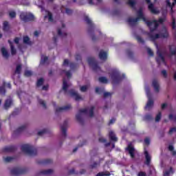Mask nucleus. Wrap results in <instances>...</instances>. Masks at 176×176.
I'll return each mask as SVG.
<instances>
[{
	"instance_id": "nucleus-1",
	"label": "nucleus",
	"mask_w": 176,
	"mask_h": 176,
	"mask_svg": "<svg viewBox=\"0 0 176 176\" xmlns=\"http://www.w3.org/2000/svg\"><path fill=\"white\" fill-rule=\"evenodd\" d=\"M163 23H164V19L163 18H160L158 20H153V21H148L146 22V25L148 27L150 30L148 36L152 42H155L156 39H159V38H168V31H167V29L165 28L162 30V32L160 34H153V32L157 30L159 24H163Z\"/></svg>"
},
{
	"instance_id": "nucleus-2",
	"label": "nucleus",
	"mask_w": 176,
	"mask_h": 176,
	"mask_svg": "<svg viewBox=\"0 0 176 176\" xmlns=\"http://www.w3.org/2000/svg\"><path fill=\"white\" fill-rule=\"evenodd\" d=\"M109 77L111 79L113 89H116V86H118V85H119L124 79L126 78V75L121 73L119 69L112 68L110 69Z\"/></svg>"
},
{
	"instance_id": "nucleus-3",
	"label": "nucleus",
	"mask_w": 176,
	"mask_h": 176,
	"mask_svg": "<svg viewBox=\"0 0 176 176\" xmlns=\"http://www.w3.org/2000/svg\"><path fill=\"white\" fill-rule=\"evenodd\" d=\"M88 116L89 118L94 116V107L91 106L90 108L81 109L79 110L78 113L76 114V118L80 123H83V118Z\"/></svg>"
},
{
	"instance_id": "nucleus-4",
	"label": "nucleus",
	"mask_w": 176,
	"mask_h": 176,
	"mask_svg": "<svg viewBox=\"0 0 176 176\" xmlns=\"http://www.w3.org/2000/svg\"><path fill=\"white\" fill-rule=\"evenodd\" d=\"M138 16V17L134 19V18H129L127 19V23H129V25H131V27H134V25H135V24H137V23H138V21H140V19H142L143 20V21L144 23H146L147 21L146 18H145V16H144V13L142 12V9H139L138 11L137 12Z\"/></svg>"
},
{
	"instance_id": "nucleus-5",
	"label": "nucleus",
	"mask_w": 176,
	"mask_h": 176,
	"mask_svg": "<svg viewBox=\"0 0 176 176\" xmlns=\"http://www.w3.org/2000/svg\"><path fill=\"white\" fill-rule=\"evenodd\" d=\"M21 151L27 153L29 156H36L38 153V148L30 144H23L21 146Z\"/></svg>"
},
{
	"instance_id": "nucleus-6",
	"label": "nucleus",
	"mask_w": 176,
	"mask_h": 176,
	"mask_svg": "<svg viewBox=\"0 0 176 176\" xmlns=\"http://www.w3.org/2000/svg\"><path fill=\"white\" fill-rule=\"evenodd\" d=\"M88 64L92 67L95 72H101V67L98 66V62L94 58L89 57L87 58Z\"/></svg>"
},
{
	"instance_id": "nucleus-7",
	"label": "nucleus",
	"mask_w": 176,
	"mask_h": 176,
	"mask_svg": "<svg viewBox=\"0 0 176 176\" xmlns=\"http://www.w3.org/2000/svg\"><path fill=\"white\" fill-rule=\"evenodd\" d=\"M145 91L148 100L144 107V109H150L151 107H153V100L152 99V94H151V89L149 88V86L146 85L145 87Z\"/></svg>"
},
{
	"instance_id": "nucleus-8",
	"label": "nucleus",
	"mask_w": 176,
	"mask_h": 176,
	"mask_svg": "<svg viewBox=\"0 0 176 176\" xmlns=\"http://www.w3.org/2000/svg\"><path fill=\"white\" fill-rule=\"evenodd\" d=\"M155 45L157 48V57L156 58V61L158 64V65H160V63H162L163 64H166V60L164 59V55L162 51L159 49V46L157 45V43H155Z\"/></svg>"
},
{
	"instance_id": "nucleus-9",
	"label": "nucleus",
	"mask_w": 176,
	"mask_h": 176,
	"mask_svg": "<svg viewBox=\"0 0 176 176\" xmlns=\"http://www.w3.org/2000/svg\"><path fill=\"white\" fill-rule=\"evenodd\" d=\"M20 19L25 23L32 21V20H34V14L30 12H21L20 14Z\"/></svg>"
},
{
	"instance_id": "nucleus-10",
	"label": "nucleus",
	"mask_w": 176,
	"mask_h": 176,
	"mask_svg": "<svg viewBox=\"0 0 176 176\" xmlns=\"http://www.w3.org/2000/svg\"><path fill=\"white\" fill-rule=\"evenodd\" d=\"M124 56L129 60H131V61H135V54H134V52L131 50V49L125 50Z\"/></svg>"
},
{
	"instance_id": "nucleus-11",
	"label": "nucleus",
	"mask_w": 176,
	"mask_h": 176,
	"mask_svg": "<svg viewBox=\"0 0 176 176\" xmlns=\"http://www.w3.org/2000/svg\"><path fill=\"white\" fill-rule=\"evenodd\" d=\"M95 91L97 93V94H102L103 93V96L104 98H107V97H111V96L113 94L111 92H105V88L104 87H96L95 89Z\"/></svg>"
},
{
	"instance_id": "nucleus-12",
	"label": "nucleus",
	"mask_w": 176,
	"mask_h": 176,
	"mask_svg": "<svg viewBox=\"0 0 176 176\" xmlns=\"http://www.w3.org/2000/svg\"><path fill=\"white\" fill-rule=\"evenodd\" d=\"M84 21L89 25L88 32H91V31H94L95 25L94 23L91 21V19L89 18V16H85L84 17Z\"/></svg>"
},
{
	"instance_id": "nucleus-13",
	"label": "nucleus",
	"mask_w": 176,
	"mask_h": 176,
	"mask_svg": "<svg viewBox=\"0 0 176 176\" xmlns=\"http://www.w3.org/2000/svg\"><path fill=\"white\" fill-rule=\"evenodd\" d=\"M144 158H145V162H144V164H146V166H151V161L152 160V155H151V154H149V152H148V150H146V148H144Z\"/></svg>"
},
{
	"instance_id": "nucleus-14",
	"label": "nucleus",
	"mask_w": 176,
	"mask_h": 176,
	"mask_svg": "<svg viewBox=\"0 0 176 176\" xmlns=\"http://www.w3.org/2000/svg\"><path fill=\"white\" fill-rule=\"evenodd\" d=\"M25 171V168H14L11 170V174L15 176L21 175V174H24Z\"/></svg>"
},
{
	"instance_id": "nucleus-15",
	"label": "nucleus",
	"mask_w": 176,
	"mask_h": 176,
	"mask_svg": "<svg viewBox=\"0 0 176 176\" xmlns=\"http://www.w3.org/2000/svg\"><path fill=\"white\" fill-rule=\"evenodd\" d=\"M67 126H68V120H65L63 122V124L60 126L62 137H67Z\"/></svg>"
},
{
	"instance_id": "nucleus-16",
	"label": "nucleus",
	"mask_w": 176,
	"mask_h": 176,
	"mask_svg": "<svg viewBox=\"0 0 176 176\" xmlns=\"http://www.w3.org/2000/svg\"><path fill=\"white\" fill-rule=\"evenodd\" d=\"M146 2L147 3H149L148 5V10L150 12H151L153 14H159L160 12L157 10L155 6H153V3H151V0H146Z\"/></svg>"
},
{
	"instance_id": "nucleus-17",
	"label": "nucleus",
	"mask_w": 176,
	"mask_h": 176,
	"mask_svg": "<svg viewBox=\"0 0 176 176\" xmlns=\"http://www.w3.org/2000/svg\"><path fill=\"white\" fill-rule=\"evenodd\" d=\"M126 151H129V153L132 159L135 157V148L131 146V143L129 144L128 147L126 148Z\"/></svg>"
},
{
	"instance_id": "nucleus-18",
	"label": "nucleus",
	"mask_w": 176,
	"mask_h": 176,
	"mask_svg": "<svg viewBox=\"0 0 176 176\" xmlns=\"http://www.w3.org/2000/svg\"><path fill=\"white\" fill-rule=\"evenodd\" d=\"M69 93L72 97L76 100V101H79V100H82V97L78 94V92L75 91L74 89H70Z\"/></svg>"
},
{
	"instance_id": "nucleus-19",
	"label": "nucleus",
	"mask_w": 176,
	"mask_h": 176,
	"mask_svg": "<svg viewBox=\"0 0 176 176\" xmlns=\"http://www.w3.org/2000/svg\"><path fill=\"white\" fill-rule=\"evenodd\" d=\"M25 129H27V126L25 125H23L22 126L18 128L13 132L12 137H16V135H19V134H21V133H23Z\"/></svg>"
},
{
	"instance_id": "nucleus-20",
	"label": "nucleus",
	"mask_w": 176,
	"mask_h": 176,
	"mask_svg": "<svg viewBox=\"0 0 176 176\" xmlns=\"http://www.w3.org/2000/svg\"><path fill=\"white\" fill-rule=\"evenodd\" d=\"M55 113H58V112H63L64 111H68L69 109H71V106L70 104H68L67 106H64L62 107H56V109Z\"/></svg>"
},
{
	"instance_id": "nucleus-21",
	"label": "nucleus",
	"mask_w": 176,
	"mask_h": 176,
	"mask_svg": "<svg viewBox=\"0 0 176 176\" xmlns=\"http://www.w3.org/2000/svg\"><path fill=\"white\" fill-rule=\"evenodd\" d=\"M17 149L16 146H8L3 148V151L4 152H14Z\"/></svg>"
},
{
	"instance_id": "nucleus-22",
	"label": "nucleus",
	"mask_w": 176,
	"mask_h": 176,
	"mask_svg": "<svg viewBox=\"0 0 176 176\" xmlns=\"http://www.w3.org/2000/svg\"><path fill=\"white\" fill-rule=\"evenodd\" d=\"M107 52H104V50H101L99 52V58L102 61H106L107 60Z\"/></svg>"
},
{
	"instance_id": "nucleus-23",
	"label": "nucleus",
	"mask_w": 176,
	"mask_h": 176,
	"mask_svg": "<svg viewBox=\"0 0 176 176\" xmlns=\"http://www.w3.org/2000/svg\"><path fill=\"white\" fill-rule=\"evenodd\" d=\"M169 54L170 56H176V45L173 44L169 45Z\"/></svg>"
},
{
	"instance_id": "nucleus-24",
	"label": "nucleus",
	"mask_w": 176,
	"mask_h": 176,
	"mask_svg": "<svg viewBox=\"0 0 176 176\" xmlns=\"http://www.w3.org/2000/svg\"><path fill=\"white\" fill-rule=\"evenodd\" d=\"M153 87L154 88L155 91H156V93H159L160 91V87H159V82H157V80L154 79L153 80Z\"/></svg>"
},
{
	"instance_id": "nucleus-25",
	"label": "nucleus",
	"mask_w": 176,
	"mask_h": 176,
	"mask_svg": "<svg viewBox=\"0 0 176 176\" xmlns=\"http://www.w3.org/2000/svg\"><path fill=\"white\" fill-rule=\"evenodd\" d=\"M109 139L112 142H116L118 141V138L113 131L109 132Z\"/></svg>"
},
{
	"instance_id": "nucleus-26",
	"label": "nucleus",
	"mask_w": 176,
	"mask_h": 176,
	"mask_svg": "<svg viewBox=\"0 0 176 176\" xmlns=\"http://www.w3.org/2000/svg\"><path fill=\"white\" fill-rule=\"evenodd\" d=\"M10 30V26L9 25V22L4 21L3 23V30L4 32H9V30Z\"/></svg>"
},
{
	"instance_id": "nucleus-27",
	"label": "nucleus",
	"mask_w": 176,
	"mask_h": 176,
	"mask_svg": "<svg viewBox=\"0 0 176 176\" xmlns=\"http://www.w3.org/2000/svg\"><path fill=\"white\" fill-rule=\"evenodd\" d=\"M39 174L40 175H50L51 174H53V170L48 169V170H41Z\"/></svg>"
},
{
	"instance_id": "nucleus-28",
	"label": "nucleus",
	"mask_w": 176,
	"mask_h": 176,
	"mask_svg": "<svg viewBox=\"0 0 176 176\" xmlns=\"http://www.w3.org/2000/svg\"><path fill=\"white\" fill-rule=\"evenodd\" d=\"M6 87V82L5 80L3 81V85L1 87H0V94H3L5 96L6 94V89H5Z\"/></svg>"
},
{
	"instance_id": "nucleus-29",
	"label": "nucleus",
	"mask_w": 176,
	"mask_h": 176,
	"mask_svg": "<svg viewBox=\"0 0 176 176\" xmlns=\"http://www.w3.org/2000/svg\"><path fill=\"white\" fill-rule=\"evenodd\" d=\"M45 13L47 14V15H45L44 16V19H48V21H53V15L52 14V12L47 11V10H45Z\"/></svg>"
},
{
	"instance_id": "nucleus-30",
	"label": "nucleus",
	"mask_w": 176,
	"mask_h": 176,
	"mask_svg": "<svg viewBox=\"0 0 176 176\" xmlns=\"http://www.w3.org/2000/svg\"><path fill=\"white\" fill-rule=\"evenodd\" d=\"M8 43L10 45L11 54H12V56H14V54H16V48H14V46L13 45V43H12V41H10V40H8Z\"/></svg>"
},
{
	"instance_id": "nucleus-31",
	"label": "nucleus",
	"mask_w": 176,
	"mask_h": 176,
	"mask_svg": "<svg viewBox=\"0 0 176 176\" xmlns=\"http://www.w3.org/2000/svg\"><path fill=\"white\" fill-rule=\"evenodd\" d=\"M12 105V98H8L4 104V109H8Z\"/></svg>"
},
{
	"instance_id": "nucleus-32",
	"label": "nucleus",
	"mask_w": 176,
	"mask_h": 176,
	"mask_svg": "<svg viewBox=\"0 0 176 176\" xmlns=\"http://www.w3.org/2000/svg\"><path fill=\"white\" fill-rule=\"evenodd\" d=\"M1 53H2L3 57H4V58H9V52H8V51L6 50V48L2 47Z\"/></svg>"
},
{
	"instance_id": "nucleus-33",
	"label": "nucleus",
	"mask_w": 176,
	"mask_h": 176,
	"mask_svg": "<svg viewBox=\"0 0 176 176\" xmlns=\"http://www.w3.org/2000/svg\"><path fill=\"white\" fill-rule=\"evenodd\" d=\"M63 90L65 91V93H67L68 91V82H67V80H65V78H63Z\"/></svg>"
},
{
	"instance_id": "nucleus-34",
	"label": "nucleus",
	"mask_w": 176,
	"mask_h": 176,
	"mask_svg": "<svg viewBox=\"0 0 176 176\" xmlns=\"http://www.w3.org/2000/svg\"><path fill=\"white\" fill-rule=\"evenodd\" d=\"M61 12L62 13H66V14H72V10H70L69 8H65V10L64 11V6H62V8H60Z\"/></svg>"
},
{
	"instance_id": "nucleus-35",
	"label": "nucleus",
	"mask_w": 176,
	"mask_h": 176,
	"mask_svg": "<svg viewBox=\"0 0 176 176\" xmlns=\"http://www.w3.org/2000/svg\"><path fill=\"white\" fill-rule=\"evenodd\" d=\"M86 173V170L85 169L81 170L80 172H76L74 168L71 169L69 170V174H85Z\"/></svg>"
},
{
	"instance_id": "nucleus-36",
	"label": "nucleus",
	"mask_w": 176,
	"mask_h": 176,
	"mask_svg": "<svg viewBox=\"0 0 176 176\" xmlns=\"http://www.w3.org/2000/svg\"><path fill=\"white\" fill-rule=\"evenodd\" d=\"M15 74H18V79H20V74H21V65H17Z\"/></svg>"
},
{
	"instance_id": "nucleus-37",
	"label": "nucleus",
	"mask_w": 176,
	"mask_h": 176,
	"mask_svg": "<svg viewBox=\"0 0 176 176\" xmlns=\"http://www.w3.org/2000/svg\"><path fill=\"white\" fill-rule=\"evenodd\" d=\"M128 5L131 6L134 10H135V3H137V0H129Z\"/></svg>"
},
{
	"instance_id": "nucleus-38",
	"label": "nucleus",
	"mask_w": 176,
	"mask_h": 176,
	"mask_svg": "<svg viewBox=\"0 0 176 176\" xmlns=\"http://www.w3.org/2000/svg\"><path fill=\"white\" fill-rule=\"evenodd\" d=\"M58 35L61 38H65L67 36V32H63L61 29H58Z\"/></svg>"
},
{
	"instance_id": "nucleus-39",
	"label": "nucleus",
	"mask_w": 176,
	"mask_h": 176,
	"mask_svg": "<svg viewBox=\"0 0 176 176\" xmlns=\"http://www.w3.org/2000/svg\"><path fill=\"white\" fill-rule=\"evenodd\" d=\"M23 43L31 45V41H30V37H28V36H23Z\"/></svg>"
},
{
	"instance_id": "nucleus-40",
	"label": "nucleus",
	"mask_w": 176,
	"mask_h": 176,
	"mask_svg": "<svg viewBox=\"0 0 176 176\" xmlns=\"http://www.w3.org/2000/svg\"><path fill=\"white\" fill-rule=\"evenodd\" d=\"M97 153H98V150L96 148H94V150H92L90 153L91 159H93L94 157H96V156H97Z\"/></svg>"
},
{
	"instance_id": "nucleus-41",
	"label": "nucleus",
	"mask_w": 176,
	"mask_h": 176,
	"mask_svg": "<svg viewBox=\"0 0 176 176\" xmlns=\"http://www.w3.org/2000/svg\"><path fill=\"white\" fill-rule=\"evenodd\" d=\"M174 172L173 171V168H170L169 170H165L164 172V176H169L170 174H173Z\"/></svg>"
},
{
	"instance_id": "nucleus-42",
	"label": "nucleus",
	"mask_w": 176,
	"mask_h": 176,
	"mask_svg": "<svg viewBox=\"0 0 176 176\" xmlns=\"http://www.w3.org/2000/svg\"><path fill=\"white\" fill-rule=\"evenodd\" d=\"M37 100H38L39 104L42 105L43 108L46 109V103H45V101H43L42 99H40L38 98H37Z\"/></svg>"
},
{
	"instance_id": "nucleus-43",
	"label": "nucleus",
	"mask_w": 176,
	"mask_h": 176,
	"mask_svg": "<svg viewBox=\"0 0 176 176\" xmlns=\"http://www.w3.org/2000/svg\"><path fill=\"white\" fill-rule=\"evenodd\" d=\"M62 74H65V76H67V78H69L71 76H72V74L71 73V71H65V70H63L62 71Z\"/></svg>"
},
{
	"instance_id": "nucleus-44",
	"label": "nucleus",
	"mask_w": 176,
	"mask_h": 176,
	"mask_svg": "<svg viewBox=\"0 0 176 176\" xmlns=\"http://www.w3.org/2000/svg\"><path fill=\"white\" fill-rule=\"evenodd\" d=\"M48 58L47 56H45L43 55L41 56V60L40 62V64H46V62L47 61Z\"/></svg>"
},
{
	"instance_id": "nucleus-45",
	"label": "nucleus",
	"mask_w": 176,
	"mask_h": 176,
	"mask_svg": "<svg viewBox=\"0 0 176 176\" xmlns=\"http://www.w3.org/2000/svg\"><path fill=\"white\" fill-rule=\"evenodd\" d=\"M109 175H111V173L108 171L99 173L96 175V176H109Z\"/></svg>"
},
{
	"instance_id": "nucleus-46",
	"label": "nucleus",
	"mask_w": 176,
	"mask_h": 176,
	"mask_svg": "<svg viewBox=\"0 0 176 176\" xmlns=\"http://www.w3.org/2000/svg\"><path fill=\"white\" fill-rule=\"evenodd\" d=\"M166 7L170 8L171 10H173V8L175 5V3H173V4H171V2H170V0H166Z\"/></svg>"
},
{
	"instance_id": "nucleus-47",
	"label": "nucleus",
	"mask_w": 176,
	"mask_h": 176,
	"mask_svg": "<svg viewBox=\"0 0 176 176\" xmlns=\"http://www.w3.org/2000/svg\"><path fill=\"white\" fill-rule=\"evenodd\" d=\"M144 120L149 122V121L152 120L153 119V118H152V116L151 114H146V116H144Z\"/></svg>"
},
{
	"instance_id": "nucleus-48",
	"label": "nucleus",
	"mask_w": 176,
	"mask_h": 176,
	"mask_svg": "<svg viewBox=\"0 0 176 176\" xmlns=\"http://www.w3.org/2000/svg\"><path fill=\"white\" fill-rule=\"evenodd\" d=\"M99 82L100 83H108V79H107L106 77H100Z\"/></svg>"
},
{
	"instance_id": "nucleus-49",
	"label": "nucleus",
	"mask_w": 176,
	"mask_h": 176,
	"mask_svg": "<svg viewBox=\"0 0 176 176\" xmlns=\"http://www.w3.org/2000/svg\"><path fill=\"white\" fill-rule=\"evenodd\" d=\"M76 67H78V65L76 63H69V68L72 71H74V69H75Z\"/></svg>"
},
{
	"instance_id": "nucleus-50",
	"label": "nucleus",
	"mask_w": 176,
	"mask_h": 176,
	"mask_svg": "<svg viewBox=\"0 0 176 176\" xmlns=\"http://www.w3.org/2000/svg\"><path fill=\"white\" fill-rule=\"evenodd\" d=\"M87 89H89V85H83L80 87V91H82V93H85V91H86Z\"/></svg>"
},
{
	"instance_id": "nucleus-51",
	"label": "nucleus",
	"mask_w": 176,
	"mask_h": 176,
	"mask_svg": "<svg viewBox=\"0 0 176 176\" xmlns=\"http://www.w3.org/2000/svg\"><path fill=\"white\" fill-rule=\"evenodd\" d=\"M43 85V78H39L37 80L36 86L39 87V86H42Z\"/></svg>"
},
{
	"instance_id": "nucleus-52",
	"label": "nucleus",
	"mask_w": 176,
	"mask_h": 176,
	"mask_svg": "<svg viewBox=\"0 0 176 176\" xmlns=\"http://www.w3.org/2000/svg\"><path fill=\"white\" fill-rule=\"evenodd\" d=\"M169 120H173V122H176V115L170 114L169 116Z\"/></svg>"
},
{
	"instance_id": "nucleus-53",
	"label": "nucleus",
	"mask_w": 176,
	"mask_h": 176,
	"mask_svg": "<svg viewBox=\"0 0 176 176\" xmlns=\"http://www.w3.org/2000/svg\"><path fill=\"white\" fill-rule=\"evenodd\" d=\"M47 133V129H43L38 132V135H43Z\"/></svg>"
},
{
	"instance_id": "nucleus-54",
	"label": "nucleus",
	"mask_w": 176,
	"mask_h": 176,
	"mask_svg": "<svg viewBox=\"0 0 176 176\" xmlns=\"http://www.w3.org/2000/svg\"><path fill=\"white\" fill-rule=\"evenodd\" d=\"M160 119H162V113L160 112L155 117V122H160Z\"/></svg>"
},
{
	"instance_id": "nucleus-55",
	"label": "nucleus",
	"mask_w": 176,
	"mask_h": 176,
	"mask_svg": "<svg viewBox=\"0 0 176 176\" xmlns=\"http://www.w3.org/2000/svg\"><path fill=\"white\" fill-rule=\"evenodd\" d=\"M21 3L24 6H30V1L28 0H22Z\"/></svg>"
},
{
	"instance_id": "nucleus-56",
	"label": "nucleus",
	"mask_w": 176,
	"mask_h": 176,
	"mask_svg": "<svg viewBox=\"0 0 176 176\" xmlns=\"http://www.w3.org/2000/svg\"><path fill=\"white\" fill-rule=\"evenodd\" d=\"M9 16L11 19H14V17H16V12L10 11L9 13Z\"/></svg>"
},
{
	"instance_id": "nucleus-57",
	"label": "nucleus",
	"mask_w": 176,
	"mask_h": 176,
	"mask_svg": "<svg viewBox=\"0 0 176 176\" xmlns=\"http://www.w3.org/2000/svg\"><path fill=\"white\" fill-rule=\"evenodd\" d=\"M14 158L13 157H7L6 158H4V161L6 163H9V162H12V160H13Z\"/></svg>"
},
{
	"instance_id": "nucleus-58",
	"label": "nucleus",
	"mask_w": 176,
	"mask_h": 176,
	"mask_svg": "<svg viewBox=\"0 0 176 176\" xmlns=\"http://www.w3.org/2000/svg\"><path fill=\"white\" fill-rule=\"evenodd\" d=\"M32 76V72L30 70L25 71V76Z\"/></svg>"
},
{
	"instance_id": "nucleus-59",
	"label": "nucleus",
	"mask_w": 176,
	"mask_h": 176,
	"mask_svg": "<svg viewBox=\"0 0 176 176\" xmlns=\"http://www.w3.org/2000/svg\"><path fill=\"white\" fill-rule=\"evenodd\" d=\"M147 53L148 56H151V57L153 56V52H152V50H151V48L147 47Z\"/></svg>"
},
{
	"instance_id": "nucleus-60",
	"label": "nucleus",
	"mask_w": 176,
	"mask_h": 176,
	"mask_svg": "<svg viewBox=\"0 0 176 176\" xmlns=\"http://www.w3.org/2000/svg\"><path fill=\"white\" fill-rule=\"evenodd\" d=\"M129 127L132 128L134 127L135 126V122H134L133 120H131L129 122Z\"/></svg>"
},
{
	"instance_id": "nucleus-61",
	"label": "nucleus",
	"mask_w": 176,
	"mask_h": 176,
	"mask_svg": "<svg viewBox=\"0 0 176 176\" xmlns=\"http://www.w3.org/2000/svg\"><path fill=\"white\" fill-rule=\"evenodd\" d=\"M137 41L139 43H142L144 44V39H142V38H141V36H138L137 37Z\"/></svg>"
},
{
	"instance_id": "nucleus-62",
	"label": "nucleus",
	"mask_w": 176,
	"mask_h": 176,
	"mask_svg": "<svg viewBox=\"0 0 176 176\" xmlns=\"http://www.w3.org/2000/svg\"><path fill=\"white\" fill-rule=\"evenodd\" d=\"M50 163H52L51 160H45L41 162L42 164H49Z\"/></svg>"
},
{
	"instance_id": "nucleus-63",
	"label": "nucleus",
	"mask_w": 176,
	"mask_h": 176,
	"mask_svg": "<svg viewBox=\"0 0 176 176\" xmlns=\"http://www.w3.org/2000/svg\"><path fill=\"white\" fill-rule=\"evenodd\" d=\"M144 144L145 145H149V144H151V139H149V138H146L144 139Z\"/></svg>"
},
{
	"instance_id": "nucleus-64",
	"label": "nucleus",
	"mask_w": 176,
	"mask_h": 176,
	"mask_svg": "<svg viewBox=\"0 0 176 176\" xmlns=\"http://www.w3.org/2000/svg\"><path fill=\"white\" fill-rule=\"evenodd\" d=\"M173 133H176V126L171 128L169 131V134H173Z\"/></svg>"
}]
</instances>
